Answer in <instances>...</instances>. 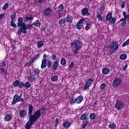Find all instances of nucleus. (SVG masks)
Listing matches in <instances>:
<instances>
[{"label": "nucleus", "mask_w": 129, "mask_h": 129, "mask_svg": "<svg viewBox=\"0 0 129 129\" xmlns=\"http://www.w3.org/2000/svg\"><path fill=\"white\" fill-rule=\"evenodd\" d=\"M34 109V107L32 105H29L28 108V117L29 119L28 121L26 123L25 126L26 129H31L32 128V125L34 122H36L37 120L41 117V110H37L33 114V110Z\"/></svg>", "instance_id": "f257e3e1"}, {"label": "nucleus", "mask_w": 129, "mask_h": 129, "mask_svg": "<svg viewBox=\"0 0 129 129\" xmlns=\"http://www.w3.org/2000/svg\"><path fill=\"white\" fill-rule=\"evenodd\" d=\"M71 45L75 50L73 51L75 55H77L79 50L82 48V42L80 40H74L71 42Z\"/></svg>", "instance_id": "f03ea898"}, {"label": "nucleus", "mask_w": 129, "mask_h": 129, "mask_svg": "<svg viewBox=\"0 0 129 129\" xmlns=\"http://www.w3.org/2000/svg\"><path fill=\"white\" fill-rule=\"evenodd\" d=\"M33 27V24H27L24 25V26H23V28H22V29H20V32L19 33L18 35H22V33H23V34H27V33H28V32L27 31V30H30L31 29H32V28Z\"/></svg>", "instance_id": "7ed1b4c3"}, {"label": "nucleus", "mask_w": 129, "mask_h": 129, "mask_svg": "<svg viewBox=\"0 0 129 129\" xmlns=\"http://www.w3.org/2000/svg\"><path fill=\"white\" fill-rule=\"evenodd\" d=\"M18 26L19 27V29L18 30V35L20 34V31L21 29H23L24 28V26L26 24V23H24V20L23 19V18L20 17L18 19Z\"/></svg>", "instance_id": "20e7f679"}, {"label": "nucleus", "mask_w": 129, "mask_h": 129, "mask_svg": "<svg viewBox=\"0 0 129 129\" xmlns=\"http://www.w3.org/2000/svg\"><path fill=\"white\" fill-rule=\"evenodd\" d=\"M123 106H124V104L123 103L121 102L120 100H118L116 102L115 104V107L117 109V110H120V109H122L123 108Z\"/></svg>", "instance_id": "39448f33"}, {"label": "nucleus", "mask_w": 129, "mask_h": 129, "mask_svg": "<svg viewBox=\"0 0 129 129\" xmlns=\"http://www.w3.org/2000/svg\"><path fill=\"white\" fill-rule=\"evenodd\" d=\"M120 83H121V79L117 78L114 80L112 83V86L113 87H117V86L120 85Z\"/></svg>", "instance_id": "423d86ee"}, {"label": "nucleus", "mask_w": 129, "mask_h": 129, "mask_svg": "<svg viewBox=\"0 0 129 129\" xmlns=\"http://www.w3.org/2000/svg\"><path fill=\"white\" fill-rule=\"evenodd\" d=\"M92 82H93V80L91 78L89 79L84 87V90H87L91 86Z\"/></svg>", "instance_id": "0eeeda50"}, {"label": "nucleus", "mask_w": 129, "mask_h": 129, "mask_svg": "<svg viewBox=\"0 0 129 129\" xmlns=\"http://www.w3.org/2000/svg\"><path fill=\"white\" fill-rule=\"evenodd\" d=\"M109 48L116 50L118 49V43H116V41L111 42V43L109 45Z\"/></svg>", "instance_id": "6e6552de"}, {"label": "nucleus", "mask_w": 129, "mask_h": 129, "mask_svg": "<svg viewBox=\"0 0 129 129\" xmlns=\"http://www.w3.org/2000/svg\"><path fill=\"white\" fill-rule=\"evenodd\" d=\"M39 58H40V54L38 53L36 56L31 58L28 62L26 63L25 66H27L30 65V64H33L34 63V61H36V60L39 59Z\"/></svg>", "instance_id": "1a4fd4ad"}, {"label": "nucleus", "mask_w": 129, "mask_h": 129, "mask_svg": "<svg viewBox=\"0 0 129 129\" xmlns=\"http://www.w3.org/2000/svg\"><path fill=\"white\" fill-rule=\"evenodd\" d=\"M51 13H52V9L51 8H46L43 11V16H45L46 17H49Z\"/></svg>", "instance_id": "9d476101"}, {"label": "nucleus", "mask_w": 129, "mask_h": 129, "mask_svg": "<svg viewBox=\"0 0 129 129\" xmlns=\"http://www.w3.org/2000/svg\"><path fill=\"white\" fill-rule=\"evenodd\" d=\"M21 99L20 97H19V95L16 94L13 97V101L12 102V104L13 105H15L17 102H20L21 101Z\"/></svg>", "instance_id": "9b49d317"}, {"label": "nucleus", "mask_w": 129, "mask_h": 129, "mask_svg": "<svg viewBox=\"0 0 129 129\" xmlns=\"http://www.w3.org/2000/svg\"><path fill=\"white\" fill-rule=\"evenodd\" d=\"M67 22L66 21V19L65 18H63L61 20H60L58 22V24L60 27H62V28H65L66 27V24Z\"/></svg>", "instance_id": "f8f14e48"}, {"label": "nucleus", "mask_w": 129, "mask_h": 129, "mask_svg": "<svg viewBox=\"0 0 129 129\" xmlns=\"http://www.w3.org/2000/svg\"><path fill=\"white\" fill-rule=\"evenodd\" d=\"M64 19L66 20L67 23H69V24H71L73 22V17L70 15L67 16Z\"/></svg>", "instance_id": "ddd939ff"}, {"label": "nucleus", "mask_w": 129, "mask_h": 129, "mask_svg": "<svg viewBox=\"0 0 129 129\" xmlns=\"http://www.w3.org/2000/svg\"><path fill=\"white\" fill-rule=\"evenodd\" d=\"M81 14L83 16H90V13L88 12V9L87 8H84L81 10Z\"/></svg>", "instance_id": "4468645a"}, {"label": "nucleus", "mask_w": 129, "mask_h": 129, "mask_svg": "<svg viewBox=\"0 0 129 129\" xmlns=\"http://www.w3.org/2000/svg\"><path fill=\"white\" fill-rule=\"evenodd\" d=\"M19 115L22 117V118H24V117L27 115V111H26V110H21L19 113Z\"/></svg>", "instance_id": "2eb2a0df"}, {"label": "nucleus", "mask_w": 129, "mask_h": 129, "mask_svg": "<svg viewBox=\"0 0 129 129\" xmlns=\"http://www.w3.org/2000/svg\"><path fill=\"white\" fill-rule=\"evenodd\" d=\"M59 60L55 61L52 66V69L53 70H57V68H58V66H59Z\"/></svg>", "instance_id": "dca6fc26"}, {"label": "nucleus", "mask_w": 129, "mask_h": 129, "mask_svg": "<svg viewBox=\"0 0 129 129\" xmlns=\"http://www.w3.org/2000/svg\"><path fill=\"white\" fill-rule=\"evenodd\" d=\"M45 67H47V59H43L41 66V69H44Z\"/></svg>", "instance_id": "f3484780"}, {"label": "nucleus", "mask_w": 129, "mask_h": 129, "mask_svg": "<svg viewBox=\"0 0 129 129\" xmlns=\"http://www.w3.org/2000/svg\"><path fill=\"white\" fill-rule=\"evenodd\" d=\"M88 120H89V119L84 120L82 124V127H83V129L85 128L86 126H87V124L88 123Z\"/></svg>", "instance_id": "a211bd4d"}, {"label": "nucleus", "mask_w": 129, "mask_h": 129, "mask_svg": "<svg viewBox=\"0 0 129 129\" xmlns=\"http://www.w3.org/2000/svg\"><path fill=\"white\" fill-rule=\"evenodd\" d=\"M70 125H71V123L68 121H65L63 123V127H65V128H68Z\"/></svg>", "instance_id": "6ab92c4d"}, {"label": "nucleus", "mask_w": 129, "mask_h": 129, "mask_svg": "<svg viewBox=\"0 0 129 129\" xmlns=\"http://www.w3.org/2000/svg\"><path fill=\"white\" fill-rule=\"evenodd\" d=\"M83 100V97L82 96H79L76 99V102L77 103H81Z\"/></svg>", "instance_id": "aec40b11"}, {"label": "nucleus", "mask_w": 129, "mask_h": 129, "mask_svg": "<svg viewBox=\"0 0 129 129\" xmlns=\"http://www.w3.org/2000/svg\"><path fill=\"white\" fill-rule=\"evenodd\" d=\"M112 18V13H109L107 14V16L106 17V21H110Z\"/></svg>", "instance_id": "412c9836"}, {"label": "nucleus", "mask_w": 129, "mask_h": 129, "mask_svg": "<svg viewBox=\"0 0 129 129\" xmlns=\"http://www.w3.org/2000/svg\"><path fill=\"white\" fill-rule=\"evenodd\" d=\"M120 22H122L121 23V27H125V26H126V19H121L120 20Z\"/></svg>", "instance_id": "4be33fe9"}, {"label": "nucleus", "mask_w": 129, "mask_h": 129, "mask_svg": "<svg viewBox=\"0 0 129 129\" xmlns=\"http://www.w3.org/2000/svg\"><path fill=\"white\" fill-rule=\"evenodd\" d=\"M102 73L103 74H104V75H106L107 74H108L109 73V69L107 68H104L102 70Z\"/></svg>", "instance_id": "5701e85b"}, {"label": "nucleus", "mask_w": 129, "mask_h": 129, "mask_svg": "<svg viewBox=\"0 0 129 129\" xmlns=\"http://www.w3.org/2000/svg\"><path fill=\"white\" fill-rule=\"evenodd\" d=\"M86 119H89V118L88 117H87L86 116V114L85 113L82 114L80 117L81 120H86Z\"/></svg>", "instance_id": "b1692460"}, {"label": "nucleus", "mask_w": 129, "mask_h": 129, "mask_svg": "<svg viewBox=\"0 0 129 129\" xmlns=\"http://www.w3.org/2000/svg\"><path fill=\"white\" fill-rule=\"evenodd\" d=\"M28 80L31 82H34L36 80V77L34 75H32L28 78Z\"/></svg>", "instance_id": "393cba45"}, {"label": "nucleus", "mask_w": 129, "mask_h": 129, "mask_svg": "<svg viewBox=\"0 0 129 129\" xmlns=\"http://www.w3.org/2000/svg\"><path fill=\"white\" fill-rule=\"evenodd\" d=\"M11 21H16V17H17V14L16 12H13L11 15Z\"/></svg>", "instance_id": "a878e982"}, {"label": "nucleus", "mask_w": 129, "mask_h": 129, "mask_svg": "<svg viewBox=\"0 0 129 129\" xmlns=\"http://www.w3.org/2000/svg\"><path fill=\"white\" fill-rule=\"evenodd\" d=\"M32 26H36V27H40L41 26V23L39 20H36L35 22L32 23Z\"/></svg>", "instance_id": "bb28decb"}, {"label": "nucleus", "mask_w": 129, "mask_h": 129, "mask_svg": "<svg viewBox=\"0 0 129 129\" xmlns=\"http://www.w3.org/2000/svg\"><path fill=\"white\" fill-rule=\"evenodd\" d=\"M110 24H112L114 25L115 22H116V18L114 17H112L110 20H109Z\"/></svg>", "instance_id": "cd10ccee"}, {"label": "nucleus", "mask_w": 129, "mask_h": 129, "mask_svg": "<svg viewBox=\"0 0 129 129\" xmlns=\"http://www.w3.org/2000/svg\"><path fill=\"white\" fill-rule=\"evenodd\" d=\"M16 20H11L10 22L11 27H13V28H17V25H16Z\"/></svg>", "instance_id": "c85d7f7f"}, {"label": "nucleus", "mask_w": 129, "mask_h": 129, "mask_svg": "<svg viewBox=\"0 0 129 129\" xmlns=\"http://www.w3.org/2000/svg\"><path fill=\"white\" fill-rule=\"evenodd\" d=\"M97 18H98V21H103V17L101 16V14H100V13L99 12H98L97 13Z\"/></svg>", "instance_id": "c756f323"}, {"label": "nucleus", "mask_w": 129, "mask_h": 129, "mask_svg": "<svg viewBox=\"0 0 129 129\" xmlns=\"http://www.w3.org/2000/svg\"><path fill=\"white\" fill-rule=\"evenodd\" d=\"M12 118H13V117L12 116V115H11L10 114L6 115V116L5 117V119H6V121H9V120H11Z\"/></svg>", "instance_id": "7c9ffc66"}, {"label": "nucleus", "mask_w": 129, "mask_h": 129, "mask_svg": "<svg viewBox=\"0 0 129 129\" xmlns=\"http://www.w3.org/2000/svg\"><path fill=\"white\" fill-rule=\"evenodd\" d=\"M43 46H44V42L42 41L37 42V48H41V47H43Z\"/></svg>", "instance_id": "2f4dec72"}, {"label": "nucleus", "mask_w": 129, "mask_h": 129, "mask_svg": "<svg viewBox=\"0 0 129 129\" xmlns=\"http://www.w3.org/2000/svg\"><path fill=\"white\" fill-rule=\"evenodd\" d=\"M76 27L78 30H81L83 28V25L78 23V24H76Z\"/></svg>", "instance_id": "473e14b6"}, {"label": "nucleus", "mask_w": 129, "mask_h": 129, "mask_svg": "<svg viewBox=\"0 0 129 129\" xmlns=\"http://www.w3.org/2000/svg\"><path fill=\"white\" fill-rule=\"evenodd\" d=\"M109 128L111 129H116V125L114 124V123H112V124H110L109 125Z\"/></svg>", "instance_id": "72a5a7b5"}, {"label": "nucleus", "mask_w": 129, "mask_h": 129, "mask_svg": "<svg viewBox=\"0 0 129 129\" xmlns=\"http://www.w3.org/2000/svg\"><path fill=\"white\" fill-rule=\"evenodd\" d=\"M24 87H25V88H30V87H31V83H30L29 82H26L24 84Z\"/></svg>", "instance_id": "f704fd0d"}, {"label": "nucleus", "mask_w": 129, "mask_h": 129, "mask_svg": "<svg viewBox=\"0 0 129 129\" xmlns=\"http://www.w3.org/2000/svg\"><path fill=\"white\" fill-rule=\"evenodd\" d=\"M58 12L59 13L61 12H63V10H64V6L62 4H61L58 8Z\"/></svg>", "instance_id": "c9c22d12"}, {"label": "nucleus", "mask_w": 129, "mask_h": 129, "mask_svg": "<svg viewBox=\"0 0 129 129\" xmlns=\"http://www.w3.org/2000/svg\"><path fill=\"white\" fill-rule=\"evenodd\" d=\"M126 54H122L120 55V59H121V60H125V59H126Z\"/></svg>", "instance_id": "e433bc0d"}, {"label": "nucleus", "mask_w": 129, "mask_h": 129, "mask_svg": "<svg viewBox=\"0 0 129 129\" xmlns=\"http://www.w3.org/2000/svg\"><path fill=\"white\" fill-rule=\"evenodd\" d=\"M51 81L55 82V81H57L58 80V76H54L51 78Z\"/></svg>", "instance_id": "4c0bfd02"}, {"label": "nucleus", "mask_w": 129, "mask_h": 129, "mask_svg": "<svg viewBox=\"0 0 129 129\" xmlns=\"http://www.w3.org/2000/svg\"><path fill=\"white\" fill-rule=\"evenodd\" d=\"M89 117L90 119H95V117H96V115H95V113H92L90 115Z\"/></svg>", "instance_id": "58836bf2"}, {"label": "nucleus", "mask_w": 129, "mask_h": 129, "mask_svg": "<svg viewBox=\"0 0 129 129\" xmlns=\"http://www.w3.org/2000/svg\"><path fill=\"white\" fill-rule=\"evenodd\" d=\"M9 8V3H6L3 7V11H6Z\"/></svg>", "instance_id": "ea45409f"}, {"label": "nucleus", "mask_w": 129, "mask_h": 129, "mask_svg": "<svg viewBox=\"0 0 129 129\" xmlns=\"http://www.w3.org/2000/svg\"><path fill=\"white\" fill-rule=\"evenodd\" d=\"M60 63L61 65H66V59L64 58H62L60 60Z\"/></svg>", "instance_id": "a19ab883"}, {"label": "nucleus", "mask_w": 129, "mask_h": 129, "mask_svg": "<svg viewBox=\"0 0 129 129\" xmlns=\"http://www.w3.org/2000/svg\"><path fill=\"white\" fill-rule=\"evenodd\" d=\"M20 84V81L16 80L14 82H13V86H14L15 87L17 86H19V84Z\"/></svg>", "instance_id": "79ce46f5"}, {"label": "nucleus", "mask_w": 129, "mask_h": 129, "mask_svg": "<svg viewBox=\"0 0 129 129\" xmlns=\"http://www.w3.org/2000/svg\"><path fill=\"white\" fill-rule=\"evenodd\" d=\"M0 71L1 72V74H7V71L5 69V68H1L0 69Z\"/></svg>", "instance_id": "37998d69"}, {"label": "nucleus", "mask_w": 129, "mask_h": 129, "mask_svg": "<svg viewBox=\"0 0 129 129\" xmlns=\"http://www.w3.org/2000/svg\"><path fill=\"white\" fill-rule=\"evenodd\" d=\"M25 87V84L23 82H19V84L18 85V87L19 88H23V87Z\"/></svg>", "instance_id": "c03bdc74"}, {"label": "nucleus", "mask_w": 129, "mask_h": 129, "mask_svg": "<svg viewBox=\"0 0 129 129\" xmlns=\"http://www.w3.org/2000/svg\"><path fill=\"white\" fill-rule=\"evenodd\" d=\"M127 45H129V38L122 44V47H125Z\"/></svg>", "instance_id": "a18cd8bd"}, {"label": "nucleus", "mask_w": 129, "mask_h": 129, "mask_svg": "<svg viewBox=\"0 0 129 129\" xmlns=\"http://www.w3.org/2000/svg\"><path fill=\"white\" fill-rule=\"evenodd\" d=\"M91 27V25L89 24V23H87V25L85 27V29L86 30V31H88V30L90 29Z\"/></svg>", "instance_id": "49530a36"}, {"label": "nucleus", "mask_w": 129, "mask_h": 129, "mask_svg": "<svg viewBox=\"0 0 129 129\" xmlns=\"http://www.w3.org/2000/svg\"><path fill=\"white\" fill-rule=\"evenodd\" d=\"M25 19L27 21H33V16H31L29 17L28 16H26Z\"/></svg>", "instance_id": "de8ad7c7"}, {"label": "nucleus", "mask_w": 129, "mask_h": 129, "mask_svg": "<svg viewBox=\"0 0 129 129\" xmlns=\"http://www.w3.org/2000/svg\"><path fill=\"white\" fill-rule=\"evenodd\" d=\"M106 85L105 84H102L100 86L101 90H103L105 88Z\"/></svg>", "instance_id": "09e8293b"}, {"label": "nucleus", "mask_w": 129, "mask_h": 129, "mask_svg": "<svg viewBox=\"0 0 129 129\" xmlns=\"http://www.w3.org/2000/svg\"><path fill=\"white\" fill-rule=\"evenodd\" d=\"M76 102V99L75 98H72L71 101V105H73Z\"/></svg>", "instance_id": "8fccbe9b"}, {"label": "nucleus", "mask_w": 129, "mask_h": 129, "mask_svg": "<svg viewBox=\"0 0 129 129\" xmlns=\"http://www.w3.org/2000/svg\"><path fill=\"white\" fill-rule=\"evenodd\" d=\"M84 21H85V19L82 18L80 19V20L78 22V24H82L83 23H84Z\"/></svg>", "instance_id": "3c124183"}, {"label": "nucleus", "mask_w": 129, "mask_h": 129, "mask_svg": "<svg viewBox=\"0 0 129 129\" xmlns=\"http://www.w3.org/2000/svg\"><path fill=\"white\" fill-rule=\"evenodd\" d=\"M51 58L52 60H56L57 59V56H56V54H52Z\"/></svg>", "instance_id": "603ef678"}, {"label": "nucleus", "mask_w": 129, "mask_h": 129, "mask_svg": "<svg viewBox=\"0 0 129 129\" xmlns=\"http://www.w3.org/2000/svg\"><path fill=\"white\" fill-rule=\"evenodd\" d=\"M123 17H124V18H123V19H124V20H125V19L126 20V19H127V15L126 14V12H123Z\"/></svg>", "instance_id": "864d4df0"}, {"label": "nucleus", "mask_w": 129, "mask_h": 129, "mask_svg": "<svg viewBox=\"0 0 129 129\" xmlns=\"http://www.w3.org/2000/svg\"><path fill=\"white\" fill-rule=\"evenodd\" d=\"M34 73H35V74H39V73H40V70L38 69H35Z\"/></svg>", "instance_id": "5fc2aeb1"}, {"label": "nucleus", "mask_w": 129, "mask_h": 129, "mask_svg": "<svg viewBox=\"0 0 129 129\" xmlns=\"http://www.w3.org/2000/svg\"><path fill=\"white\" fill-rule=\"evenodd\" d=\"M74 66V61H72L70 65L69 66V68H70V69H72V68H73V67Z\"/></svg>", "instance_id": "6e6d98bb"}, {"label": "nucleus", "mask_w": 129, "mask_h": 129, "mask_svg": "<svg viewBox=\"0 0 129 129\" xmlns=\"http://www.w3.org/2000/svg\"><path fill=\"white\" fill-rule=\"evenodd\" d=\"M116 51V50L115 49H113L112 48H110V50H109V53L110 54H111V55H112V54H113V52Z\"/></svg>", "instance_id": "4d7b16f0"}, {"label": "nucleus", "mask_w": 129, "mask_h": 129, "mask_svg": "<svg viewBox=\"0 0 129 129\" xmlns=\"http://www.w3.org/2000/svg\"><path fill=\"white\" fill-rule=\"evenodd\" d=\"M51 66H52V61H49L47 63V67L48 68H51Z\"/></svg>", "instance_id": "13d9d810"}, {"label": "nucleus", "mask_w": 129, "mask_h": 129, "mask_svg": "<svg viewBox=\"0 0 129 129\" xmlns=\"http://www.w3.org/2000/svg\"><path fill=\"white\" fill-rule=\"evenodd\" d=\"M46 29H47V26L46 25H44V26H42L41 28V31L43 32H45L46 31Z\"/></svg>", "instance_id": "bf43d9fd"}, {"label": "nucleus", "mask_w": 129, "mask_h": 129, "mask_svg": "<svg viewBox=\"0 0 129 129\" xmlns=\"http://www.w3.org/2000/svg\"><path fill=\"white\" fill-rule=\"evenodd\" d=\"M38 4H44V0H37Z\"/></svg>", "instance_id": "052dcab7"}, {"label": "nucleus", "mask_w": 129, "mask_h": 129, "mask_svg": "<svg viewBox=\"0 0 129 129\" xmlns=\"http://www.w3.org/2000/svg\"><path fill=\"white\" fill-rule=\"evenodd\" d=\"M7 66V63H6V61H3L2 63V66L3 67H5V66Z\"/></svg>", "instance_id": "680f3d73"}, {"label": "nucleus", "mask_w": 129, "mask_h": 129, "mask_svg": "<svg viewBox=\"0 0 129 129\" xmlns=\"http://www.w3.org/2000/svg\"><path fill=\"white\" fill-rule=\"evenodd\" d=\"M56 19H60L61 18V13H58V15L56 16Z\"/></svg>", "instance_id": "e2e57ef3"}, {"label": "nucleus", "mask_w": 129, "mask_h": 129, "mask_svg": "<svg viewBox=\"0 0 129 129\" xmlns=\"http://www.w3.org/2000/svg\"><path fill=\"white\" fill-rule=\"evenodd\" d=\"M127 69V64H125L123 68V71H125V70H126Z\"/></svg>", "instance_id": "0e129e2a"}, {"label": "nucleus", "mask_w": 129, "mask_h": 129, "mask_svg": "<svg viewBox=\"0 0 129 129\" xmlns=\"http://www.w3.org/2000/svg\"><path fill=\"white\" fill-rule=\"evenodd\" d=\"M125 6V4H124V3H122L121 5V8H122V9H124Z\"/></svg>", "instance_id": "69168bd1"}, {"label": "nucleus", "mask_w": 129, "mask_h": 129, "mask_svg": "<svg viewBox=\"0 0 129 129\" xmlns=\"http://www.w3.org/2000/svg\"><path fill=\"white\" fill-rule=\"evenodd\" d=\"M4 16H5V14H1L0 15V20L3 19V18H4Z\"/></svg>", "instance_id": "338daca9"}, {"label": "nucleus", "mask_w": 129, "mask_h": 129, "mask_svg": "<svg viewBox=\"0 0 129 129\" xmlns=\"http://www.w3.org/2000/svg\"><path fill=\"white\" fill-rule=\"evenodd\" d=\"M16 46L13 45H12V49H13V50H14V49H16Z\"/></svg>", "instance_id": "774afa93"}]
</instances>
